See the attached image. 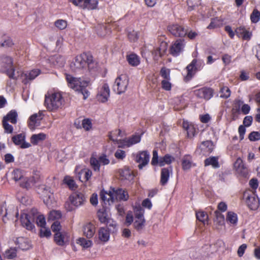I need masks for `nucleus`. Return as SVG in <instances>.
Wrapping results in <instances>:
<instances>
[{
  "label": "nucleus",
  "instance_id": "f257e3e1",
  "mask_svg": "<svg viewBox=\"0 0 260 260\" xmlns=\"http://www.w3.org/2000/svg\"><path fill=\"white\" fill-rule=\"evenodd\" d=\"M64 100L61 92L51 91L45 95L44 104L48 111L56 112L61 109L64 105Z\"/></svg>",
  "mask_w": 260,
  "mask_h": 260
},
{
  "label": "nucleus",
  "instance_id": "f03ea898",
  "mask_svg": "<svg viewBox=\"0 0 260 260\" xmlns=\"http://www.w3.org/2000/svg\"><path fill=\"white\" fill-rule=\"evenodd\" d=\"M71 67L74 70L85 69L88 67V70L91 71L94 67L92 56L89 53H82L76 57Z\"/></svg>",
  "mask_w": 260,
  "mask_h": 260
},
{
  "label": "nucleus",
  "instance_id": "7ed1b4c3",
  "mask_svg": "<svg viewBox=\"0 0 260 260\" xmlns=\"http://www.w3.org/2000/svg\"><path fill=\"white\" fill-rule=\"evenodd\" d=\"M12 175L15 181H20V186L24 188H30L36 182L34 177L27 176L26 172L20 169L14 170Z\"/></svg>",
  "mask_w": 260,
  "mask_h": 260
},
{
  "label": "nucleus",
  "instance_id": "20e7f679",
  "mask_svg": "<svg viewBox=\"0 0 260 260\" xmlns=\"http://www.w3.org/2000/svg\"><path fill=\"white\" fill-rule=\"evenodd\" d=\"M0 63L2 71L5 73L10 79L15 80L18 79L19 72L15 71L12 57L3 55L1 58Z\"/></svg>",
  "mask_w": 260,
  "mask_h": 260
},
{
  "label": "nucleus",
  "instance_id": "39448f33",
  "mask_svg": "<svg viewBox=\"0 0 260 260\" xmlns=\"http://www.w3.org/2000/svg\"><path fill=\"white\" fill-rule=\"evenodd\" d=\"M133 210L134 213L133 226L137 231L141 232L145 226V210L140 205L135 206L133 207Z\"/></svg>",
  "mask_w": 260,
  "mask_h": 260
},
{
  "label": "nucleus",
  "instance_id": "423d86ee",
  "mask_svg": "<svg viewBox=\"0 0 260 260\" xmlns=\"http://www.w3.org/2000/svg\"><path fill=\"white\" fill-rule=\"evenodd\" d=\"M243 198L251 210H255L258 208L260 205V199L255 191L250 189L245 191L243 193Z\"/></svg>",
  "mask_w": 260,
  "mask_h": 260
},
{
  "label": "nucleus",
  "instance_id": "0eeeda50",
  "mask_svg": "<svg viewBox=\"0 0 260 260\" xmlns=\"http://www.w3.org/2000/svg\"><path fill=\"white\" fill-rule=\"evenodd\" d=\"M205 66V62L202 59H193L186 68L187 75L186 80H189L192 78L197 71L201 70Z\"/></svg>",
  "mask_w": 260,
  "mask_h": 260
},
{
  "label": "nucleus",
  "instance_id": "6e6552de",
  "mask_svg": "<svg viewBox=\"0 0 260 260\" xmlns=\"http://www.w3.org/2000/svg\"><path fill=\"white\" fill-rule=\"evenodd\" d=\"M129 83L128 77L125 74L119 76L115 80L113 85V90L118 94L125 92Z\"/></svg>",
  "mask_w": 260,
  "mask_h": 260
},
{
  "label": "nucleus",
  "instance_id": "1a4fd4ad",
  "mask_svg": "<svg viewBox=\"0 0 260 260\" xmlns=\"http://www.w3.org/2000/svg\"><path fill=\"white\" fill-rule=\"evenodd\" d=\"M66 80L69 87L75 91H79L81 88L86 87L89 84L88 81L85 80L81 78L74 77L69 74L66 75Z\"/></svg>",
  "mask_w": 260,
  "mask_h": 260
},
{
  "label": "nucleus",
  "instance_id": "9d476101",
  "mask_svg": "<svg viewBox=\"0 0 260 260\" xmlns=\"http://www.w3.org/2000/svg\"><path fill=\"white\" fill-rule=\"evenodd\" d=\"M0 213L3 215V221L4 223H7L8 220L13 219L14 216L17 218L19 214L15 206L10 205L7 207L5 204L2 205L0 209Z\"/></svg>",
  "mask_w": 260,
  "mask_h": 260
},
{
  "label": "nucleus",
  "instance_id": "9b49d317",
  "mask_svg": "<svg viewBox=\"0 0 260 260\" xmlns=\"http://www.w3.org/2000/svg\"><path fill=\"white\" fill-rule=\"evenodd\" d=\"M142 134H135L126 138L119 141V148L130 147L133 145L139 143L141 140Z\"/></svg>",
  "mask_w": 260,
  "mask_h": 260
},
{
  "label": "nucleus",
  "instance_id": "f8f14e48",
  "mask_svg": "<svg viewBox=\"0 0 260 260\" xmlns=\"http://www.w3.org/2000/svg\"><path fill=\"white\" fill-rule=\"evenodd\" d=\"M39 189L42 191L44 203L49 207L52 206L54 198L53 194L51 192L50 188L43 185L40 186Z\"/></svg>",
  "mask_w": 260,
  "mask_h": 260
},
{
  "label": "nucleus",
  "instance_id": "ddd939ff",
  "mask_svg": "<svg viewBox=\"0 0 260 260\" xmlns=\"http://www.w3.org/2000/svg\"><path fill=\"white\" fill-rule=\"evenodd\" d=\"M168 30L176 37H184L186 36L187 30L183 26L178 24H172L168 27Z\"/></svg>",
  "mask_w": 260,
  "mask_h": 260
},
{
  "label": "nucleus",
  "instance_id": "4468645a",
  "mask_svg": "<svg viewBox=\"0 0 260 260\" xmlns=\"http://www.w3.org/2000/svg\"><path fill=\"white\" fill-rule=\"evenodd\" d=\"M20 221L22 225L27 230L32 231L35 230L34 217L27 213L23 212L21 214Z\"/></svg>",
  "mask_w": 260,
  "mask_h": 260
},
{
  "label": "nucleus",
  "instance_id": "2eb2a0df",
  "mask_svg": "<svg viewBox=\"0 0 260 260\" xmlns=\"http://www.w3.org/2000/svg\"><path fill=\"white\" fill-rule=\"evenodd\" d=\"M110 96V88L107 83H104L99 87L96 99L101 103L106 102Z\"/></svg>",
  "mask_w": 260,
  "mask_h": 260
},
{
  "label": "nucleus",
  "instance_id": "dca6fc26",
  "mask_svg": "<svg viewBox=\"0 0 260 260\" xmlns=\"http://www.w3.org/2000/svg\"><path fill=\"white\" fill-rule=\"evenodd\" d=\"M41 73V70L39 69H33L32 70L27 71L24 73L19 72V76L22 82L26 84L29 81H31L35 79Z\"/></svg>",
  "mask_w": 260,
  "mask_h": 260
},
{
  "label": "nucleus",
  "instance_id": "f3484780",
  "mask_svg": "<svg viewBox=\"0 0 260 260\" xmlns=\"http://www.w3.org/2000/svg\"><path fill=\"white\" fill-rule=\"evenodd\" d=\"M149 159L150 154L147 151L139 152L136 156V161L139 164V169H142L144 166L147 165L149 161Z\"/></svg>",
  "mask_w": 260,
  "mask_h": 260
},
{
  "label": "nucleus",
  "instance_id": "a211bd4d",
  "mask_svg": "<svg viewBox=\"0 0 260 260\" xmlns=\"http://www.w3.org/2000/svg\"><path fill=\"white\" fill-rule=\"evenodd\" d=\"M54 239L58 245L63 246L69 243L70 236L66 232H58L54 235Z\"/></svg>",
  "mask_w": 260,
  "mask_h": 260
},
{
  "label": "nucleus",
  "instance_id": "6ab92c4d",
  "mask_svg": "<svg viewBox=\"0 0 260 260\" xmlns=\"http://www.w3.org/2000/svg\"><path fill=\"white\" fill-rule=\"evenodd\" d=\"M195 95L205 100H209L213 96V90L211 88L204 87L194 91Z\"/></svg>",
  "mask_w": 260,
  "mask_h": 260
},
{
  "label": "nucleus",
  "instance_id": "aec40b11",
  "mask_svg": "<svg viewBox=\"0 0 260 260\" xmlns=\"http://www.w3.org/2000/svg\"><path fill=\"white\" fill-rule=\"evenodd\" d=\"M85 200L84 195L78 191L73 193L70 197V200L71 203L76 207L83 205Z\"/></svg>",
  "mask_w": 260,
  "mask_h": 260
},
{
  "label": "nucleus",
  "instance_id": "412c9836",
  "mask_svg": "<svg viewBox=\"0 0 260 260\" xmlns=\"http://www.w3.org/2000/svg\"><path fill=\"white\" fill-rule=\"evenodd\" d=\"M43 118V113L39 112L34 114L29 119L28 125L31 129H35L40 125L41 121Z\"/></svg>",
  "mask_w": 260,
  "mask_h": 260
},
{
  "label": "nucleus",
  "instance_id": "4be33fe9",
  "mask_svg": "<svg viewBox=\"0 0 260 260\" xmlns=\"http://www.w3.org/2000/svg\"><path fill=\"white\" fill-rule=\"evenodd\" d=\"M112 193H113L114 201L115 200L126 201L128 199V194L127 192L122 188L112 189Z\"/></svg>",
  "mask_w": 260,
  "mask_h": 260
},
{
  "label": "nucleus",
  "instance_id": "5701e85b",
  "mask_svg": "<svg viewBox=\"0 0 260 260\" xmlns=\"http://www.w3.org/2000/svg\"><path fill=\"white\" fill-rule=\"evenodd\" d=\"M184 44L183 42L181 40H177L171 46L170 48L171 54L174 56H177L182 51Z\"/></svg>",
  "mask_w": 260,
  "mask_h": 260
},
{
  "label": "nucleus",
  "instance_id": "b1692460",
  "mask_svg": "<svg viewBox=\"0 0 260 260\" xmlns=\"http://www.w3.org/2000/svg\"><path fill=\"white\" fill-rule=\"evenodd\" d=\"M234 168L238 173L243 176H246L247 174V170L245 166L243 160L240 158H238L234 163Z\"/></svg>",
  "mask_w": 260,
  "mask_h": 260
},
{
  "label": "nucleus",
  "instance_id": "393cba45",
  "mask_svg": "<svg viewBox=\"0 0 260 260\" xmlns=\"http://www.w3.org/2000/svg\"><path fill=\"white\" fill-rule=\"evenodd\" d=\"M120 179L122 180H125L131 182L134 178V175L133 172L128 168L120 169L119 171Z\"/></svg>",
  "mask_w": 260,
  "mask_h": 260
},
{
  "label": "nucleus",
  "instance_id": "a878e982",
  "mask_svg": "<svg viewBox=\"0 0 260 260\" xmlns=\"http://www.w3.org/2000/svg\"><path fill=\"white\" fill-rule=\"evenodd\" d=\"M95 232V228L94 225L90 222L86 223L83 227V235L87 238H92Z\"/></svg>",
  "mask_w": 260,
  "mask_h": 260
},
{
  "label": "nucleus",
  "instance_id": "bb28decb",
  "mask_svg": "<svg viewBox=\"0 0 260 260\" xmlns=\"http://www.w3.org/2000/svg\"><path fill=\"white\" fill-rule=\"evenodd\" d=\"M199 148L202 153L205 155L211 153L214 149V145L211 141H203L200 145Z\"/></svg>",
  "mask_w": 260,
  "mask_h": 260
},
{
  "label": "nucleus",
  "instance_id": "cd10ccee",
  "mask_svg": "<svg viewBox=\"0 0 260 260\" xmlns=\"http://www.w3.org/2000/svg\"><path fill=\"white\" fill-rule=\"evenodd\" d=\"M101 199L105 203L110 205L114 202L113 193H112V189L109 192L104 190L101 191L100 193Z\"/></svg>",
  "mask_w": 260,
  "mask_h": 260
},
{
  "label": "nucleus",
  "instance_id": "c85d7f7f",
  "mask_svg": "<svg viewBox=\"0 0 260 260\" xmlns=\"http://www.w3.org/2000/svg\"><path fill=\"white\" fill-rule=\"evenodd\" d=\"M116 25L117 23L115 22L113 23L111 25H108V26H106L102 24H99L96 27L97 34L100 36H104L108 33V30L110 26V28H115Z\"/></svg>",
  "mask_w": 260,
  "mask_h": 260
},
{
  "label": "nucleus",
  "instance_id": "c756f323",
  "mask_svg": "<svg viewBox=\"0 0 260 260\" xmlns=\"http://www.w3.org/2000/svg\"><path fill=\"white\" fill-rule=\"evenodd\" d=\"M182 126L187 131V136L189 138L194 137L196 134V129L194 125L189 123L188 121H183Z\"/></svg>",
  "mask_w": 260,
  "mask_h": 260
},
{
  "label": "nucleus",
  "instance_id": "7c9ffc66",
  "mask_svg": "<svg viewBox=\"0 0 260 260\" xmlns=\"http://www.w3.org/2000/svg\"><path fill=\"white\" fill-rule=\"evenodd\" d=\"M172 169L171 168H163L161 171L160 176V184L162 185H166L170 178V173H172Z\"/></svg>",
  "mask_w": 260,
  "mask_h": 260
},
{
  "label": "nucleus",
  "instance_id": "2f4dec72",
  "mask_svg": "<svg viewBox=\"0 0 260 260\" xmlns=\"http://www.w3.org/2000/svg\"><path fill=\"white\" fill-rule=\"evenodd\" d=\"M110 231L106 228H101L98 232L99 240L103 242H107L110 239Z\"/></svg>",
  "mask_w": 260,
  "mask_h": 260
},
{
  "label": "nucleus",
  "instance_id": "473e14b6",
  "mask_svg": "<svg viewBox=\"0 0 260 260\" xmlns=\"http://www.w3.org/2000/svg\"><path fill=\"white\" fill-rule=\"evenodd\" d=\"M15 244L18 245L19 249L22 250H27L30 247L28 240L24 237L18 238L15 241Z\"/></svg>",
  "mask_w": 260,
  "mask_h": 260
},
{
  "label": "nucleus",
  "instance_id": "72a5a7b5",
  "mask_svg": "<svg viewBox=\"0 0 260 260\" xmlns=\"http://www.w3.org/2000/svg\"><path fill=\"white\" fill-rule=\"evenodd\" d=\"M218 157L210 156L204 160L205 167L211 166L214 169L219 168L220 166L218 161Z\"/></svg>",
  "mask_w": 260,
  "mask_h": 260
},
{
  "label": "nucleus",
  "instance_id": "f704fd0d",
  "mask_svg": "<svg viewBox=\"0 0 260 260\" xmlns=\"http://www.w3.org/2000/svg\"><path fill=\"white\" fill-rule=\"evenodd\" d=\"M122 136L121 131L120 129H114L109 132L108 134L109 139L118 145H119V141L121 140H118V138Z\"/></svg>",
  "mask_w": 260,
  "mask_h": 260
},
{
  "label": "nucleus",
  "instance_id": "c9c22d12",
  "mask_svg": "<svg viewBox=\"0 0 260 260\" xmlns=\"http://www.w3.org/2000/svg\"><path fill=\"white\" fill-rule=\"evenodd\" d=\"M128 63L133 67H137L140 63V58L136 54L132 53L126 56Z\"/></svg>",
  "mask_w": 260,
  "mask_h": 260
},
{
  "label": "nucleus",
  "instance_id": "e433bc0d",
  "mask_svg": "<svg viewBox=\"0 0 260 260\" xmlns=\"http://www.w3.org/2000/svg\"><path fill=\"white\" fill-rule=\"evenodd\" d=\"M226 220L231 225L235 226L237 224L238 221V215L233 211H228L226 213Z\"/></svg>",
  "mask_w": 260,
  "mask_h": 260
},
{
  "label": "nucleus",
  "instance_id": "4c0bfd02",
  "mask_svg": "<svg viewBox=\"0 0 260 260\" xmlns=\"http://www.w3.org/2000/svg\"><path fill=\"white\" fill-rule=\"evenodd\" d=\"M182 169L184 170H188L192 167L194 166L192 163V158L190 155H185L182 158Z\"/></svg>",
  "mask_w": 260,
  "mask_h": 260
},
{
  "label": "nucleus",
  "instance_id": "58836bf2",
  "mask_svg": "<svg viewBox=\"0 0 260 260\" xmlns=\"http://www.w3.org/2000/svg\"><path fill=\"white\" fill-rule=\"evenodd\" d=\"M98 216L101 223L105 224L108 223L109 218L108 217V212L104 208L100 209L98 211Z\"/></svg>",
  "mask_w": 260,
  "mask_h": 260
},
{
  "label": "nucleus",
  "instance_id": "ea45409f",
  "mask_svg": "<svg viewBox=\"0 0 260 260\" xmlns=\"http://www.w3.org/2000/svg\"><path fill=\"white\" fill-rule=\"evenodd\" d=\"M167 49V43L166 42H161L160 47L156 48L153 52L155 57L158 58L162 56L166 51Z\"/></svg>",
  "mask_w": 260,
  "mask_h": 260
},
{
  "label": "nucleus",
  "instance_id": "a19ab883",
  "mask_svg": "<svg viewBox=\"0 0 260 260\" xmlns=\"http://www.w3.org/2000/svg\"><path fill=\"white\" fill-rule=\"evenodd\" d=\"M17 113L15 110H11L4 117L3 120L9 121L12 124H16L17 121Z\"/></svg>",
  "mask_w": 260,
  "mask_h": 260
},
{
  "label": "nucleus",
  "instance_id": "79ce46f5",
  "mask_svg": "<svg viewBox=\"0 0 260 260\" xmlns=\"http://www.w3.org/2000/svg\"><path fill=\"white\" fill-rule=\"evenodd\" d=\"M46 136V135L44 133L32 135L30 138V142L34 145H37L39 143L45 140Z\"/></svg>",
  "mask_w": 260,
  "mask_h": 260
},
{
  "label": "nucleus",
  "instance_id": "37998d69",
  "mask_svg": "<svg viewBox=\"0 0 260 260\" xmlns=\"http://www.w3.org/2000/svg\"><path fill=\"white\" fill-rule=\"evenodd\" d=\"M90 164L92 169L95 172H99L100 170L101 164L99 158H96L92 155L90 158Z\"/></svg>",
  "mask_w": 260,
  "mask_h": 260
},
{
  "label": "nucleus",
  "instance_id": "c03bdc74",
  "mask_svg": "<svg viewBox=\"0 0 260 260\" xmlns=\"http://www.w3.org/2000/svg\"><path fill=\"white\" fill-rule=\"evenodd\" d=\"M174 160V158L173 156L169 154H166L164 156L159 158L158 165L162 167L165 165L170 164Z\"/></svg>",
  "mask_w": 260,
  "mask_h": 260
},
{
  "label": "nucleus",
  "instance_id": "a18cd8bd",
  "mask_svg": "<svg viewBox=\"0 0 260 260\" xmlns=\"http://www.w3.org/2000/svg\"><path fill=\"white\" fill-rule=\"evenodd\" d=\"M63 182L72 190H74L77 188V185L75 181L71 176H66L64 177Z\"/></svg>",
  "mask_w": 260,
  "mask_h": 260
},
{
  "label": "nucleus",
  "instance_id": "49530a36",
  "mask_svg": "<svg viewBox=\"0 0 260 260\" xmlns=\"http://www.w3.org/2000/svg\"><path fill=\"white\" fill-rule=\"evenodd\" d=\"M76 243L85 249L91 247L93 244L91 240L84 238H79L77 240Z\"/></svg>",
  "mask_w": 260,
  "mask_h": 260
},
{
  "label": "nucleus",
  "instance_id": "de8ad7c7",
  "mask_svg": "<svg viewBox=\"0 0 260 260\" xmlns=\"http://www.w3.org/2000/svg\"><path fill=\"white\" fill-rule=\"evenodd\" d=\"M17 256V249L16 248H10L6 250L4 253L5 258L9 259H12Z\"/></svg>",
  "mask_w": 260,
  "mask_h": 260
},
{
  "label": "nucleus",
  "instance_id": "09e8293b",
  "mask_svg": "<svg viewBox=\"0 0 260 260\" xmlns=\"http://www.w3.org/2000/svg\"><path fill=\"white\" fill-rule=\"evenodd\" d=\"M196 217L198 220L202 222L204 224H205L207 222L208 215L206 213L203 211L197 212Z\"/></svg>",
  "mask_w": 260,
  "mask_h": 260
},
{
  "label": "nucleus",
  "instance_id": "8fccbe9b",
  "mask_svg": "<svg viewBox=\"0 0 260 260\" xmlns=\"http://www.w3.org/2000/svg\"><path fill=\"white\" fill-rule=\"evenodd\" d=\"M24 140L25 136L23 134H20L12 137V141L16 145H20Z\"/></svg>",
  "mask_w": 260,
  "mask_h": 260
},
{
  "label": "nucleus",
  "instance_id": "3c124183",
  "mask_svg": "<svg viewBox=\"0 0 260 260\" xmlns=\"http://www.w3.org/2000/svg\"><path fill=\"white\" fill-rule=\"evenodd\" d=\"M98 0H86L85 9L88 10L96 9L98 5Z\"/></svg>",
  "mask_w": 260,
  "mask_h": 260
},
{
  "label": "nucleus",
  "instance_id": "603ef678",
  "mask_svg": "<svg viewBox=\"0 0 260 260\" xmlns=\"http://www.w3.org/2000/svg\"><path fill=\"white\" fill-rule=\"evenodd\" d=\"M240 32L241 34H242V37L244 40H249L251 38L252 34L250 32L247 31L243 27H240L239 29H237L236 30L237 34H238Z\"/></svg>",
  "mask_w": 260,
  "mask_h": 260
},
{
  "label": "nucleus",
  "instance_id": "864d4df0",
  "mask_svg": "<svg viewBox=\"0 0 260 260\" xmlns=\"http://www.w3.org/2000/svg\"><path fill=\"white\" fill-rule=\"evenodd\" d=\"M220 97L223 99H228L231 95V90L227 86H223L220 89Z\"/></svg>",
  "mask_w": 260,
  "mask_h": 260
},
{
  "label": "nucleus",
  "instance_id": "5fc2aeb1",
  "mask_svg": "<svg viewBox=\"0 0 260 260\" xmlns=\"http://www.w3.org/2000/svg\"><path fill=\"white\" fill-rule=\"evenodd\" d=\"M61 217V212L57 210H52L50 212L49 219L55 220L60 218Z\"/></svg>",
  "mask_w": 260,
  "mask_h": 260
},
{
  "label": "nucleus",
  "instance_id": "6e6d98bb",
  "mask_svg": "<svg viewBox=\"0 0 260 260\" xmlns=\"http://www.w3.org/2000/svg\"><path fill=\"white\" fill-rule=\"evenodd\" d=\"M160 75L164 80H170V70L166 67H162L160 71Z\"/></svg>",
  "mask_w": 260,
  "mask_h": 260
},
{
  "label": "nucleus",
  "instance_id": "4d7b16f0",
  "mask_svg": "<svg viewBox=\"0 0 260 260\" xmlns=\"http://www.w3.org/2000/svg\"><path fill=\"white\" fill-rule=\"evenodd\" d=\"M84 174V179L85 181L88 180L91 175H92V172L91 170L87 169V170H82L80 172H79L77 177L79 178L80 180H81V174Z\"/></svg>",
  "mask_w": 260,
  "mask_h": 260
},
{
  "label": "nucleus",
  "instance_id": "13d9d810",
  "mask_svg": "<svg viewBox=\"0 0 260 260\" xmlns=\"http://www.w3.org/2000/svg\"><path fill=\"white\" fill-rule=\"evenodd\" d=\"M55 26L60 30L65 29L67 26V22L63 19H58L54 23Z\"/></svg>",
  "mask_w": 260,
  "mask_h": 260
},
{
  "label": "nucleus",
  "instance_id": "bf43d9fd",
  "mask_svg": "<svg viewBox=\"0 0 260 260\" xmlns=\"http://www.w3.org/2000/svg\"><path fill=\"white\" fill-rule=\"evenodd\" d=\"M36 223L38 226L43 228L46 224V219L43 215H39L36 217Z\"/></svg>",
  "mask_w": 260,
  "mask_h": 260
},
{
  "label": "nucleus",
  "instance_id": "052dcab7",
  "mask_svg": "<svg viewBox=\"0 0 260 260\" xmlns=\"http://www.w3.org/2000/svg\"><path fill=\"white\" fill-rule=\"evenodd\" d=\"M51 235V231L49 228H47L45 226L41 228L40 231V236L41 237L49 238Z\"/></svg>",
  "mask_w": 260,
  "mask_h": 260
},
{
  "label": "nucleus",
  "instance_id": "680f3d73",
  "mask_svg": "<svg viewBox=\"0 0 260 260\" xmlns=\"http://www.w3.org/2000/svg\"><path fill=\"white\" fill-rule=\"evenodd\" d=\"M187 3L189 11L193 10L196 6L201 4L200 0H187Z\"/></svg>",
  "mask_w": 260,
  "mask_h": 260
},
{
  "label": "nucleus",
  "instance_id": "e2e57ef3",
  "mask_svg": "<svg viewBox=\"0 0 260 260\" xmlns=\"http://www.w3.org/2000/svg\"><path fill=\"white\" fill-rule=\"evenodd\" d=\"M250 19L253 23H257L260 20V12L257 10H254L252 13Z\"/></svg>",
  "mask_w": 260,
  "mask_h": 260
},
{
  "label": "nucleus",
  "instance_id": "0e129e2a",
  "mask_svg": "<svg viewBox=\"0 0 260 260\" xmlns=\"http://www.w3.org/2000/svg\"><path fill=\"white\" fill-rule=\"evenodd\" d=\"M134 222V216L133 212L131 211L127 212L125 217V224L127 226L131 225Z\"/></svg>",
  "mask_w": 260,
  "mask_h": 260
},
{
  "label": "nucleus",
  "instance_id": "69168bd1",
  "mask_svg": "<svg viewBox=\"0 0 260 260\" xmlns=\"http://www.w3.org/2000/svg\"><path fill=\"white\" fill-rule=\"evenodd\" d=\"M3 125L5 133L11 134L13 131V127L8 123V121L6 120H3Z\"/></svg>",
  "mask_w": 260,
  "mask_h": 260
},
{
  "label": "nucleus",
  "instance_id": "338daca9",
  "mask_svg": "<svg viewBox=\"0 0 260 260\" xmlns=\"http://www.w3.org/2000/svg\"><path fill=\"white\" fill-rule=\"evenodd\" d=\"M14 44L12 40L10 38L7 37L3 42L0 44V46L9 48L12 47Z\"/></svg>",
  "mask_w": 260,
  "mask_h": 260
},
{
  "label": "nucleus",
  "instance_id": "774afa93",
  "mask_svg": "<svg viewBox=\"0 0 260 260\" xmlns=\"http://www.w3.org/2000/svg\"><path fill=\"white\" fill-rule=\"evenodd\" d=\"M114 156L117 159L122 160L126 156L125 152L121 149H117L115 152Z\"/></svg>",
  "mask_w": 260,
  "mask_h": 260
}]
</instances>
